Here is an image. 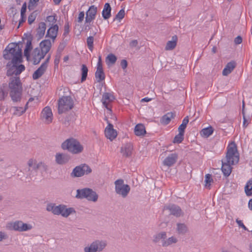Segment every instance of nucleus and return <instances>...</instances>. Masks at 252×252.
<instances>
[{
	"instance_id": "nucleus-58",
	"label": "nucleus",
	"mask_w": 252,
	"mask_h": 252,
	"mask_svg": "<svg viewBox=\"0 0 252 252\" xmlns=\"http://www.w3.org/2000/svg\"><path fill=\"white\" fill-rule=\"evenodd\" d=\"M61 56V55L60 54V53H57V54L55 56V60H54L55 66H56L58 67V64L60 62Z\"/></svg>"
},
{
	"instance_id": "nucleus-61",
	"label": "nucleus",
	"mask_w": 252,
	"mask_h": 252,
	"mask_svg": "<svg viewBox=\"0 0 252 252\" xmlns=\"http://www.w3.org/2000/svg\"><path fill=\"white\" fill-rule=\"evenodd\" d=\"M84 11H81V12H80L79 14V16H78V22L79 23H81L82 22V21L83 20L84 18Z\"/></svg>"
},
{
	"instance_id": "nucleus-28",
	"label": "nucleus",
	"mask_w": 252,
	"mask_h": 252,
	"mask_svg": "<svg viewBox=\"0 0 252 252\" xmlns=\"http://www.w3.org/2000/svg\"><path fill=\"white\" fill-rule=\"evenodd\" d=\"M173 117L174 114L172 113H168L162 117L160 122L164 125H167L170 123L171 119Z\"/></svg>"
},
{
	"instance_id": "nucleus-34",
	"label": "nucleus",
	"mask_w": 252,
	"mask_h": 252,
	"mask_svg": "<svg viewBox=\"0 0 252 252\" xmlns=\"http://www.w3.org/2000/svg\"><path fill=\"white\" fill-rule=\"evenodd\" d=\"M252 179H250L245 187V191L247 196L252 194Z\"/></svg>"
},
{
	"instance_id": "nucleus-49",
	"label": "nucleus",
	"mask_w": 252,
	"mask_h": 252,
	"mask_svg": "<svg viewBox=\"0 0 252 252\" xmlns=\"http://www.w3.org/2000/svg\"><path fill=\"white\" fill-rule=\"evenodd\" d=\"M125 15V12L124 9H121L119 12L117 13V14L116 15V17L115 19H114V21L116 19H119L120 21L123 19Z\"/></svg>"
},
{
	"instance_id": "nucleus-3",
	"label": "nucleus",
	"mask_w": 252,
	"mask_h": 252,
	"mask_svg": "<svg viewBox=\"0 0 252 252\" xmlns=\"http://www.w3.org/2000/svg\"><path fill=\"white\" fill-rule=\"evenodd\" d=\"M10 90V96L14 102L20 101L21 99L23 88L19 77H11L8 84Z\"/></svg>"
},
{
	"instance_id": "nucleus-63",
	"label": "nucleus",
	"mask_w": 252,
	"mask_h": 252,
	"mask_svg": "<svg viewBox=\"0 0 252 252\" xmlns=\"http://www.w3.org/2000/svg\"><path fill=\"white\" fill-rule=\"evenodd\" d=\"M38 165L39 163H36V162H34L33 166L31 167V170L30 172H32V171H34L35 172H36V170H38L39 168Z\"/></svg>"
},
{
	"instance_id": "nucleus-6",
	"label": "nucleus",
	"mask_w": 252,
	"mask_h": 252,
	"mask_svg": "<svg viewBox=\"0 0 252 252\" xmlns=\"http://www.w3.org/2000/svg\"><path fill=\"white\" fill-rule=\"evenodd\" d=\"M76 197L78 199L86 198L89 201L95 202L98 198L96 193L90 188H84L77 190Z\"/></svg>"
},
{
	"instance_id": "nucleus-29",
	"label": "nucleus",
	"mask_w": 252,
	"mask_h": 252,
	"mask_svg": "<svg viewBox=\"0 0 252 252\" xmlns=\"http://www.w3.org/2000/svg\"><path fill=\"white\" fill-rule=\"evenodd\" d=\"M176 229L178 234L183 235L187 232L188 227L185 223H178Z\"/></svg>"
},
{
	"instance_id": "nucleus-44",
	"label": "nucleus",
	"mask_w": 252,
	"mask_h": 252,
	"mask_svg": "<svg viewBox=\"0 0 252 252\" xmlns=\"http://www.w3.org/2000/svg\"><path fill=\"white\" fill-rule=\"evenodd\" d=\"M64 205L60 204L58 206H55L54 215H62L63 213V209Z\"/></svg>"
},
{
	"instance_id": "nucleus-7",
	"label": "nucleus",
	"mask_w": 252,
	"mask_h": 252,
	"mask_svg": "<svg viewBox=\"0 0 252 252\" xmlns=\"http://www.w3.org/2000/svg\"><path fill=\"white\" fill-rule=\"evenodd\" d=\"M73 105V101L70 96H63L58 101V113L62 114L71 109Z\"/></svg>"
},
{
	"instance_id": "nucleus-26",
	"label": "nucleus",
	"mask_w": 252,
	"mask_h": 252,
	"mask_svg": "<svg viewBox=\"0 0 252 252\" xmlns=\"http://www.w3.org/2000/svg\"><path fill=\"white\" fill-rule=\"evenodd\" d=\"M46 28V24L44 22H41L39 24L38 28L37 29L36 36L38 39L42 38L45 34Z\"/></svg>"
},
{
	"instance_id": "nucleus-33",
	"label": "nucleus",
	"mask_w": 252,
	"mask_h": 252,
	"mask_svg": "<svg viewBox=\"0 0 252 252\" xmlns=\"http://www.w3.org/2000/svg\"><path fill=\"white\" fill-rule=\"evenodd\" d=\"M97 7L95 5H91L87 11L86 15L95 19L97 13Z\"/></svg>"
},
{
	"instance_id": "nucleus-14",
	"label": "nucleus",
	"mask_w": 252,
	"mask_h": 252,
	"mask_svg": "<svg viewBox=\"0 0 252 252\" xmlns=\"http://www.w3.org/2000/svg\"><path fill=\"white\" fill-rule=\"evenodd\" d=\"M115 99L111 93H104L102 97L101 101L103 106L108 110L111 111L109 107V103L112 102Z\"/></svg>"
},
{
	"instance_id": "nucleus-9",
	"label": "nucleus",
	"mask_w": 252,
	"mask_h": 252,
	"mask_svg": "<svg viewBox=\"0 0 252 252\" xmlns=\"http://www.w3.org/2000/svg\"><path fill=\"white\" fill-rule=\"evenodd\" d=\"M106 246V243L103 241L95 240L90 245L85 247L84 252H100Z\"/></svg>"
},
{
	"instance_id": "nucleus-30",
	"label": "nucleus",
	"mask_w": 252,
	"mask_h": 252,
	"mask_svg": "<svg viewBox=\"0 0 252 252\" xmlns=\"http://www.w3.org/2000/svg\"><path fill=\"white\" fill-rule=\"evenodd\" d=\"M213 131V128L211 126H210L208 127L203 128L200 131V134L205 137H208L212 134Z\"/></svg>"
},
{
	"instance_id": "nucleus-31",
	"label": "nucleus",
	"mask_w": 252,
	"mask_h": 252,
	"mask_svg": "<svg viewBox=\"0 0 252 252\" xmlns=\"http://www.w3.org/2000/svg\"><path fill=\"white\" fill-rule=\"evenodd\" d=\"M76 211L73 208H66V206L64 205L63 209V213L62 216L63 217L67 218L70 214L75 213Z\"/></svg>"
},
{
	"instance_id": "nucleus-43",
	"label": "nucleus",
	"mask_w": 252,
	"mask_h": 252,
	"mask_svg": "<svg viewBox=\"0 0 252 252\" xmlns=\"http://www.w3.org/2000/svg\"><path fill=\"white\" fill-rule=\"evenodd\" d=\"M15 69V75L17 76L20 74L24 70H25V67L23 64H20L19 65H17V64H16Z\"/></svg>"
},
{
	"instance_id": "nucleus-16",
	"label": "nucleus",
	"mask_w": 252,
	"mask_h": 252,
	"mask_svg": "<svg viewBox=\"0 0 252 252\" xmlns=\"http://www.w3.org/2000/svg\"><path fill=\"white\" fill-rule=\"evenodd\" d=\"M133 149V145L131 143H126L121 147V153L123 157L128 158L131 156Z\"/></svg>"
},
{
	"instance_id": "nucleus-39",
	"label": "nucleus",
	"mask_w": 252,
	"mask_h": 252,
	"mask_svg": "<svg viewBox=\"0 0 252 252\" xmlns=\"http://www.w3.org/2000/svg\"><path fill=\"white\" fill-rule=\"evenodd\" d=\"M184 132H181V131H179V133L176 135L173 140V143H181L184 140Z\"/></svg>"
},
{
	"instance_id": "nucleus-18",
	"label": "nucleus",
	"mask_w": 252,
	"mask_h": 252,
	"mask_svg": "<svg viewBox=\"0 0 252 252\" xmlns=\"http://www.w3.org/2000/svg\"><path fill=\"white\" fill-rule=\"evenodd\" d=\"M59 30L58 26L56 24L54 26H51V27L48 30L46 37H49L53 39V42H54L56 39L58 32Z\"/></svg>"
},
{
	"instance_id": "nucleus-11",
	"label": "nucleus",
	"mask_w": 252,
	"mask_h": 252,
	"mask_svg": "<svg viewBox=\"0 0 252 252\" xmlns=\"http://www.w3.org/2000/svg\"><path fill=\"white\" fill-rule=\"evenodd\" d=\"M164 209L169 210L170 215H173L176 217H179L183 214L182 211L180 207L175 204H169L165 206Z\"/></svg>"
},
{
	"instance_id": "nucleus-13",
	"label": "nucleus",
	"mask_w": 252,
	"mask_h": 252,
	"mask_svg": "<svg viewBox=\"0 0 252 252\" xmlns=\"http://www.w3.org/2000/svg\"><path fill=\"white\" fill-rule=\"evenodd\" d=\"M53 114L51 109L48 107H45L42 110L41 114V118L45 120V122L49 124L52 121Z\"/></svg>"
},
{
	"instance_id": "nucleus-4",
	"label": "nucleus",
	"mask_w": 252,
	"mask_h": 252,
	"mask_svg": "<svg viewBox=\"0 0 252 252\" xmlns=\"http://www.w3.org/2000/svg\"><path fill=\"white\" fill-rule=\"evenodd\" d=\"M160 241L162 247H167L177 243L178 239L175 236L167 238L166 232L161 231L155 234L153 239V242L154 243H158Z\"/></svg>"
},
{
	"instance_id": "nucleus-60",
	"label": "nucleus",
	"mask_w": 252,
	"mask_h": 252,
	"mask_svg": "<svg viewBox=\"0 0 252 252\" xmlns=\"http://www.w3.org/2000/svg\"><path fill=\"white\" fill-rule=\"evenodd\" d=\"M65 46V44L64 43H60L59 45L58 50H57V53H60L61 55V52L63 51L64 47Z\"/></svg>"
},
{
	"instance_id": "nucleus-19",
	"label": "nucleus",
	"mask_w": 252,
	"mask_h": 252,
	"mask_svg": "<svg viewBox=\"0 0 252 252\" xmlns=\"http://www.w3.org/2000/svg\"><path fill=\"white\" fill-rule=\"evenodd\" d=\"M21 220H16L14 222H9L6 224V228L9 230H14L20 232Z\"/></svg>"
},
{
	"instance_id": "nucleus-52",
	"label": "nucleus",
	"mask_w": 252,
	"mask_h": 252,
	"mask_svg": "<svg viewBox=\"0 0 252 252\" xmlns=\"http://www.w3.org/2000/svg\"><path fill=\"white\" fill-rule=\"evenodd\" d=\"M36 14L35 13V12L32 13L28 17V23L31 25L32 24L35 20L36 18Z\"/></svg>"
},
{
	"instance_id": "nucleus-62",
	"label": "nucleus",
	"mask_w": 252,
	"mask_h": 252,
	"mask_svg": "<svg viewBox=\"0 0 252 252\" xmlns=\"http://www.w3.org/2000/svg\"><path fill=\"white\" fill-rule=\"evenodd\" d=\"M121 66L123 69H125L127 67V62L126 60H122L121 61Z\"/></svg>"
},
{
	"instance_id": "nucleus-53",
	"label": "nucleus",
	"mask_w": 252,
	"mask_h": 252,
	"mask_svg": "<svg viewBox=\"0 0 252 252\" xmlns=\"http://www.w3.org/2000/svg\"><path fill=\"white\" fill-rule=\"evenodd\" d=\"M47 54H45V52H44V51H41L40 49H39V57L38 58V61L36 60H35V61H34V62L35 63H39L41 61V60L43 59H44V58L45 57V56H46Z\"/></svg>"
},
{
	"instance_id": "nucleus-1",
	"label": "nucleus",
	"mask_w": 252,
	"mask_h": 252,
	"mask_svg": "<svg viewBox=\"0 0 252 252\" xmlns=\"http://www.w3.org/2000/svg\"><path fill=\"white\" fill-rule=\"evenodd\" d=\"M239 160V157L237 153V147L236 145L233 143V146H229L227 148L225 158L221 161V171L225 177L229 176L231 172V165L237 163Z\"/></svg>"
},
{
	"instance_id": "nucleus-54",
	"label": "nucleus",
	"mask_w": 252,
	"mask_h": 252,
	"mask_svg": "<svg viewBox=\"0 0 252 252\" xmlns=\"http://www.w3.org/2000/svg\"><path fill=\"white\" fill-rule=\"evenodd\" d=\"M72 117L71 115H68L66 116L65 118L63 124L66 126L70 125L71 122L72 121Z\"/></svg>"
},
{
	"instance_id": "nucleus-15",
	"label": "nucleus",
	"mask_w": 252,
	"mask_h": 252,
	"mask_svg": "<svg viewBox=\"0 0 252 252\" xmlns=\"http://www.w3.org/2000/svg\"><path fill=\"white\" fill-rule=\"evenodd\" d=\"M105 135L111 141H112L117 137V131L113 128V125L112 124H108L107 126L105 129Z\"/></svg>"
},
{
	"instance_id": "nucleus-5",
	"label": "nucleus",
	"mask_w": 252,
	"mask_h": 252,
	"mask_svg": "<svg viewBox=\"0 0 252 252\" xmlns=\"http://www.w3.org/2000/svg\"><path fill=\"white\" fill-rule=\"evenodd\" d=\"M63 150H67L73 154L81 153L83 150V147L77 140L71 138L64 141L62 144Z\"/></svg>"
},
{
	"instance_id": "nucleus-46",
	"label": "nucleus",
	"mask_w": 252,
	"mask_h": 252,
	"mask_svg": "<svg viewBox=\"0 0 252 252\" xmlns=\"http://www.w3.org/2000/svg\"><path fill=\"white\" fill-rule=\"evenodd\" d=\"M39 0H30L28 4V9L31 11L34 9V7L37 5V2Z\"/></svg>"
},
{
	"instance_id": "nucleus-37",
	"label": "nucleus",
	"mask_w": 252,
	"mask_h": 252,
	"mask_svg": "<svg viewBox=\"0 0 252 252\" xmlns=\"http://www.w3.org/2000/svg\"><path fill=\"white\" fill-rule=\"evenodd\" d=\"M116 61L117 57L115 55L113 54H109L106 59V62L108 64H114L116 63Z\"/></svg>"
},
{
	"instance_id": "nucleus-22",
	"label": "nucleus",
	"mask_w": 252,
	"mask_h": 252,
	"mask_svg": "<svg viewBox=\"0 0 252 252\" xmlns=\"http://www.w3.org/2000/svg\"><path fill=\"white\" fill-rule=\"evenodd\" d=\"M47 67L41 64L40 67L36 69L32 74V78L33 80L39 79L44 73Z\"/></svg>"
},
{
	"instance_id": "nucleus-24",
	"label": "nucleus",
	"mask_w": 252,
	"mask_h": 252,
	"mask_svg": "<svg viewBox=\"0 0 252 252\" xmlns=\"http://www.w3.org/2000/svg\"><path fill=\"white\" fill-rule=\"evenodd\" d=\"M178 40V37L175 35L172 36V40L168 41L165 47V50H172L174 49L176 46Z\"/></svg>"
},
{
	"instance_id": "nucleus-59",
	"label": "nucleus",
	"mask_w": 252,
	"mask_h": 252,
	"mask_svg": "<svg viewBox=\"0 0 252 252\" xmlns=\"http://www.w3.org/2000/svg\"><path fill=\"white\" fill-rule=\"evenodd\" d=\"M236 222H237L239 227L243 228L245 230L249 231L244 224L242 220H239V219H237L236 220Z\"/></svg>"
},
{
	"instance_id": "nucleus-27",
	"label": "nucleus",
	"mask_w": 252,
	"mask_h": 252,
	"mask_svg": "<svg viewBox=\"0 0 252 252\" xmlns=\"http://www.w3.org/2000/svg\"><path fill=\"white\" fill-rule=\"evenodd\" d=\"M95 78L98 83H101L102 81L104 80L105 75L103 69H96L95 73Z\"/></svg>"
},
{
	"instance_id": "nucleus-48",
	"label": "nucleus",
	"mask_w": 252,
	"mask_h": 252,
	"mask_svg": "<svg viewBox=\"0 0 252 252\" xmlns=\"http://www.w3.org/2000/svg\"><path fill=\"white\" fill-rule=\"evenodd\" d=\"M46 22L49 23V25L51 26H54L53 25L57 21V19L56 18V15L54 16L50 15L48 16L46 18Z\"/></svg>"
},
{
	"instance_id": "nucleus-40",
	"label": "nucleus",
	"mask_w": 252,
	"mask_h": 252,
	"mask_svg": "<svg viewBox=\"0 0 252 252\" xmlns=\"http://www.w3.org/2000/svg\"><path fill=\"white\" fill-rule=\"evenodd\" d=\"M39 48L37 47V48H35L32 53V61H33V64L34 65H36V64H38L39 63H35L34 62V61H35V60H37L38 61V58L39 57Z\"/></svg>"
},
{
	"instance_id": "nucleus-55",
	"label": "nucleus",
	"mask_w": 252,
	"mask_h": 252,
	"mask_svg": "<svg viewBox=\"0 0 252 252\" xmlns=\"http://www.w3.org/2000/svg\"><path fill=\"white\" fill-rule=\"evenodd\" d=\"M69 32V25L68 22L66 23L64 25V32L63 33V36H66Z\"/></svg>"
},
{
	"instance_id": "nucleus-57",
	"label": "nucleus",
	"mask_w": 252,
	"mask_h": 252,
	"mask_svg": "<svg viewBox=\"0 0 252 252\" xmlns=\"http://www.w3.org/2000/svg\"><path fill=\"white\" fill-rule=\"evenodd\" d=\"M7 95V93L4 91V90L0 88V101L3 100L5 97Z\"/></svg>"
},
{
	"instance_id": "nucleus-20",
	"label": "nucleus",
	"mask_w": 252,
	"mask_h": 252,
	"mask_svg": "<svg viewBox=\"0 0 252 252\" xmlns=\"http://www.w3.org/2000/svg\"><path fill=\"white\" fill-rule=\"evenodd\" d=\"M40 47V50L44 51L45 54H47L52 46L51 42L49 39H45L42 41L39 44Z\"/></svg>"
},
{
	"instance_id": "nucleus-41",
	"label": "nucleus",
	"mask_w": 252,
	"mask_h": 252,
	"mask_svg": "<svg viewBox=\"0 0 252 252\" xmlns=\"http://www.w3.org/2000/svg\"><path fill=\"white\" fill-rule=\"evenodd\" d=\"M245 103L244 101H243V105H242V113L243 114V126L244 128L247 127L249 124L248 122V119H247L246 116H245Z\"/></svg>"
},
{
	"instance_id": "nucleus-51",
	"label": "nucleus",
	"mask_w": 252,
	"mask_h": 252,
	"mask_svg": "<svg viewBox=\"0 0 252 252\" xmlns=\"http://www.w3.org/2000/svg\"><path fill=\"white\" fill-rule=\"evenodd\" d=\"M56 204L55 203H49L47 205L46 210L51 212L54 214Z\"/></svg>"
},
{
	"instance_id": "nucleus-21",
	"label": "nucleus",
	"mask_w": 252,
	"mask_h": 252,
	"mask_svg": "<svg viewBox=\"0 0 252 252\" xmlns=\"http://www.w3.org/2000/svg\"><path fill=\"white\" fill-rule=\"evenodd\" d=\"M236 63L234 61L228 63L222 70V75L227 76L236 67Z\"/></svg>"
},
{
	"instance_id": "nucleus-38",
	"label": "nucleus",
	"mask_w": 252,
	"mask_h": 252,
	"mask_svg": "<svg viewBox=\"0 0 252 252\" xmlns=\"http://www.w3.org/2000/svg\"><path fill=\"white\" fill-rule=\"evenodd\" d=\"M24 35H26L27 38V43H26V47L25 49H27V50L31 51V50L32 48V35L31 34H28V33H26V34L25 33Z\"/></svg>"
},
{
	"instance_id": "nucleus-35",
	"label": "nucleus",
	"mask_w": 252,
	"mask_h": 252,
	"mask_svg": "<svg viewBox=\"0 0 252 252\" xmlns=\"http://www.w3.org/2000/svg\"><path fill=\"white\" fill-rule=\"evenodd\" d=\"M189 123L188 116L186 117L183 120L182 123L178 127V131L185 133V130L187 127V125Z\"/></svg>"
},
{
	"instance_id": "nucleus-56",
	"label": "nucleus",
	"mask_w": 252,
	"mask_h": 252,
	"mask_svg": "<svg viewBox=\"0 0 252 252\" xmlns=\"http://www.w3.org/2000/svg\"><path fill=\"white\" fill-rule=\"evenodd\" d=\"M38 167V169L41 170L42 171H46L48 169V166L42 162L39 163Z\"/></svg>"
},
{
	"instance_id": "nucleus-10",
	"label": "nucleus",
	"mask_w": 252,
	"mask_h": 252,
	"mask_svg": "<svg viewBox=\"0 0 252 252\" xmlns=\"http://www.w3.org/2000/svg\"><path fill=\"white\" fill-rule=\"evenodd\" d=\"M91 168L86 164H82L76 166L71 173L72 177H80L85 174H89L92 172Z\"/></svg>"
},
{
	"instance_id": "nucleus-47",
	"label": "nucleus",
	"mask_w": 252,
	"mask_h": 252,
	"mask_svg": "<svg viewBox=\"0 0 252 252\" xmlns=\"http://www.w3.org/2000/svg\"><path fill=\"white\" fill-rule=\"evenodd\" d=\"M212 182L213 179L211 175L209 174H206L205 177V186L206 187H209L211 185V183Z\"/></svg>"
},
{
	"instance_id": "nucleus-45",
	"label": "nucleus",
	"mask_w": 252,
	"mask_h": 252,
	"mask_svg": "<svg viewBox=\"0 0 252 252\" xmlns=\"http://www.w3.org/2000/svg\"><path fill=\"white\" fill-rule=\"evenodd\" d=\"M87 43L88 48L92 51L94 48V37L92 36L88 37L87 39Z\"/></svg>"
},
{
	"instance_id": "nucleus-64",
	"label": "nucleus",
	"mask_w": 252,
	"mask_h": 252,
	"mask_svg": "<svg viewBox=\"0 0 252 252\" xmlns=\"http://www.w3.org/2000/svg\"><path fill=\"white\" fill-rule=\"evenodd\" d=\"M242 42V38L240 36H237L234 39V42L236 44H239Z\"/></svg>"
},
{
	"instance_id": "nucleus-50",
	"label": "nucleus",
	"mask_w": 252,
	"mask_h": 252,
	"mask_svg": "<svg viewBox=\"0 0 252 252\" xmlns=\"http://www.w3.org/2000/svg\"><path fill=\"white\" fill-rule=\"evenodd\" d=\"M13 65L7 70L6 75L8 76H12L13 75H15V68L16 64H12Z\"/></svg>"
},
{
	"instance_id": "nucleus-42",
	"label": "nucleus",
	"mask_w": 252,
	"mask_h": 252,
	"mask_svg": "<svg viewBox=\"0 0 252 252\" xmlns=\"http://www.w3.org/2000/svg\"><path fill=\"white\" fill-rule=\"evenodd\" d=\"M21 226L20 227V232L26 231L30 230L32 229V226L30 224H28L26 223H24L22 221H21Z\"/></svg>"
},
{
	"instance_id": "nucleus-17",
	"label": "nucleus",
	"mask_w": 252,
	"mask_h": 252,
	"mask_svg": "<svg viewBox=\"0 0 252 252\" xmlns=\"http://www.w3.org/2000/svg\"><path fill=\"white\" fill-rule=\"evenodd\" d=\"M178 154L174 153L170 154L163 161V164L164 166L170 167L176 163L178 159Z\"/></svg>"
},
{
	"instance_id": "nucleus-8",
	"label": "nucleus",
	"mask_w": 252,
	"mask_h": 252,
	"mask_svg": "<svg viewBox=\"0 0 252 252\" xmlns=\"http://www.w3.org/2000/svg\"><path fill=\"white\" fill-rule=\"evenodd\" d=\"M114 184L116 193L121 195L123 198L126 197L130 191V186L127 184H125L123 179L117 180Z\"/></svg>"
},
{
	"instance_id": "nucleus-32",
	"label": "nucleus",
	"mask_w": 252,
	"mask_h": 252,
	"mask_svg": "<svg viewBox=\"0 0 252 252\" xmlns=\"http://www.w3.org/2000/svg\"><path fill=\"white\" fill-rule=\"evenodd\" d=\"M81 82L82 83L84 82L87 77L88 69L85 64H82L81 65Z\"/></svg>"
},
{
	"instance_id": "nucleus-23",
	"label": "nucleus",
	"mask_w": 252,
	"mask_h": 252,
	"mask_svg": "<svg viewBox=\"0 0 252 252\" xmlns=\"http://www.w3.org/2000/svg\"><path fill=\"white\" fill-rule=\"evenodd\" d=\"M111 7L109 3H106L104 4L103 9L102 12V16L104 19H108L111 16Z\"/></svg>"
},
{
	"instance_id": "nucleus-36",
	"label": "nucleus",
	"mask_w": 252,
	"mask_h": 252,
	"mask_svg": "<svg viewBox=\"0 0 252 252\" xmlns=\"http://www.w3.org/2000/svg\"><path fill=\"white\" fill-rule=\"evenodd\" d=\"M12 109L14 111L13 113L14 115L21 116L26 111L27 107H26L25 109H23L21 107L14 106L12 107Z\"/></svg>"
},
{
	"instance_id": "nucleus-25",
	"label": "nucleus",
	"mask_w": 252,
	"mask_h": 252,
	"mask_svg": "<svg viewBox=\"0 0 252 252\" xmlns=\"http://www.w3.org/2000/svg\"><path fill=\"white\" fill-rule=\"evenodd\" d=\"M134 133L137 136H143L146 134V131L145 126L142 124H138L136 125L134 128Z\"/></svg>"
},
{
	"instance_id": "nucleus-12",
	"label": "nucleus",
	"mask_w": 252,
	"mask_h": 252,
	"mask_svg": "<svg viewBox=\"0 0 252 252\" xmlns=\"http://www.w3.org/2000/svg\"><path fill=\"white\" fill-rule=\"evenodd\" d=\"M55 158V161L57 164L63 165L69 161L70 157L67 154L58 153L56 154Z\"/></svg>"
},
{
	"instance_id": "nucleus-2",
	"label": "nucleus",
	"mask_w": 252,
	"mask_h": 252,
	"mask_svg": "<svg viewBox=\"0 0 252 252\" xmlns=\"http://www.w3.org/2000/svg\"><path fill=\"white\" fill-rule=\"evenodd\" d=\"M3 57L4 59L9 60L7 66H10L11 64H18L22 62V50L18 43H11L9 44L3 51Z\"/></svg>"
}]
</instances>
